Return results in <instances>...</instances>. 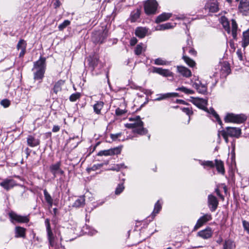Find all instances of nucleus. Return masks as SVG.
<instances>
[{"mask_svg": "<svg viewBox=\"0 0 249 249\" xmlns=\"http://www.w3.org/2000/svg\"><path fill=\"white\" fill-rule=\"evenodd\" d=\"M46 58L40 57L34 63L32 71L34 72V79L39 80L41 82L44 76L46 70Z\"/></svg>", "mask_w": 249, "mask_h": 249, "instance_id": "nucleus-1", "label": "nucleus"}, {"mask_svg": "<svg viewBox=\"0 0 249 249\" xmlns=\"http://www.w3.org/2000/svg\"><path fill=\"white\" fill-rule=\"evenodd\" d=\"M125 126L128 128H133V132L140 135H144L147 132V130L143 127V122L142 121L127 124Z\"/></svg>", "mask_w": 249, "mask_h": 249, "instance_id": "nucleus-2", "label": "nucleus"}, {"mask_svg": "<svg viewBox=\"0 0 249 249\" xmlns=\"http://www.w3.org/2000/svg\"><path fill=\"white\" fill-rule=\"evenodd\" d=\"M158 3L156 0H147L144 4L145 13L148 15H154L156 13Z\"/></svg>", "mask_w": 249, "mask_h": 249, "instance_id": "nucleus-3", "label": "nucleus"}, {"mask_svg": "<svg viewBox=\"0 0 249 249\" xmlns=\"http://www.w3.org/2000/svg\"><path fill=\"white\" fill-rule=\"evenodd\" d=\"M246 120V117L243 114H234L233 113H228L225 116L224 120L225 122H231L237 124L243 123Z\"/></svg>", "mask_w": 249, "mask_h": 249, "instance_id": "nucleus-4", "label": "nucleus"}, {"mask_svg": "<svg viewBox=\"0 0 249 249\" xmlns=\"http://www.w3.org/2000/svg\"><path fill=\"white\" fill-rule=\"evenodd\" d=\"M87 61L92 71L96 69L100 70L103 67V65L99 60V57L97 55L89 56L87 58Z\"/></svg>", "mask_w": 249, "mask_h": 249, "instance_id": "nucleus-5", "label": "nucleus"}, {"mask_svg": "<svg viewBox=\"0 0 249 249\" xmlns=\"http://www.w3.org/2000/svg\"><path fill=\"white\" fill-rule=\"evenodd\" d=\"M9 215L11 219V221L13 223H15L16 222L26 223L29 221L28 216H22L18 215L13 212H10L9 213Z\"/></svg>", "mask_w": 249, "mask_h": 249, "instance_id": "nucleus-6", "label": "nucleus"}, {"mask_svg": "<svg viewBox=\"0 0 249 249\" xmlns=\"http://www.w3.org/2000/svg\"><path fill=\"white\" fill-rule=\"evenodd\" d=\"M17 185L16 181L11 178H7L0 182V186L7 191L13 189Z\"/></svg>", "mask_w": 249, "mask_h": 249, "instance_id": "nucleus-7", "label": "nucleus"}, {"mask_svg": "<svg viewBox=\"0 0 249 249\" xmlns=\"http://www.w3.org/2000/svg\"><path fill=\"white\" fill-rule=\"evenodd\" d=\"M120 153L121 149L119 147H115L107 150H101L98 153L97 155L99 156H108L114 155H118Z\"/></svg>", "mask_w": 249, "mask_h": 249, "instance_id": "nucleus-8", "label": "nucleus"}, {"mask_svg": "<svg viewBox=\"0 0 249 249\" xmlns=\"http://www.w3.org/2000/svg\"><path fill=\"white\" fill-rule=\"evenodd\" d=\"M208 203L211 211L214 212L217 208L218 201L215 196L209 195L208 196Z\"/></svg>", "mask_w": 249, "mask_h": 249, "instance_id": "nucleus-9", "label": "nucleus"}, {"mask_svg": "<svg viewBox=\"0 0 249 249\" xmlns=\"http://www.w3.org/2000/svg\"><path fill=\"white\" fill-rule=\"evenodd\" d=\"M238 9L243 15H249V0H241Z\"/></svg>", "mask_w": 249, "mask_h": 249, "instance_id": "nucleus-10", "label": "nucleus"}, {"mask_svg": "<svg viewBox=\"0 0 249 249\" xmlns=\"http://www.w3.org/2000/svg\"><path fill=\"white\" fill-rule=\"evenodd\" d=\"M212 217L211 214L206 213L204 214L203 216L200 217L198 219L196 225L195 226L194 229L197 230V229L200 228L207 222L212 220Z\"/></svg>", "mask_w": 249, "mask_h": 249, "instance_id": "nucleus-11", "label": "nucleus"}, {"mask_svg": "<svg viewBox=\"0 0 249 249\" xmlns=\"http://www.w3.org/2000/svg\"><path fill=\"white\" fill-rule=\"evenodd\" d=\"M205 9L208 10L210 12L216 13L219 10L218 2L215 0L207 2L205 5Z\"/></svg>", "mask_w": 249, "mask_h": 249, "instance_id": "nucleus-12", "label": "nucleus"}, {"mask_svg": "<svg viewBox=\"0 0 249 249\" xmlns=\"http://www.w3.org/2000/svg\"><path fill=\"white\" fill-rule=\"evenodd\" d=\"M45 224L46 227L48 238L50 243V245L53 247V246L54 238L51 228L50 220L49 219H46L45 221Z\"/></svg>", "mask_w": 249, "mask_h": 249, "instance_id": "nucleus-13", "label": "nucleus"}, {"mask_svg": "<svg viewBox=\"0 0 249 249\" xmlns=\"http://www.w3.org/2000/svg\"><path fill=\"white\" fill-rule=\"evenodd\" d=\"M152 72L156 73L164 77L173 76V73L169 70L163 69L161 68L153 67Z\"/></svg>", "mask_w": 249, "mask_h": 249, "instance_id": "nucleus-14", "label": "nucleus"}, {"mask_svg": "<svg viewBox=\"0 0 249 249\" xmlns=\"http://www.w3.org/2000/svg\"><path fill=\"white\" fill-rule=\"evenodd\" d=\"M213 231L212 229L208 227L203 230H201L197 232V235L204 239H207L212 237Z\"/></svg>", "mask_w": 249, "mask_h": 249, "instance_id": "nucleus-15", "label": "nucleus"}, {"mask_svg": "<svg viewBox=\"0 0 249 249\" xmlns=\"http://www.w3.org/2000/svg\"><path fill=\"white\" fill-rule=\"evenodd\" d=\"M208 101L207 99L196 98H195L193 103L194 104L200 109L205 111L207 110L206 106L207 105Z\"/></svg>", "mask_w": 249, "mask_h": 249, "instance_id": "nucleus-16", "label": "nucleus"}, {"mask_svg": "<svg viewBox=\"0 0 249 249\" xmlns=\"http://www.w3.org/2000/svg\"><path fill=\"white\" fill-rule=\"evenodd\" d=\"M226 132L229 136L238 137L241 134V129L237 127H227Z\"/></svg>", "mask_w": 249, "mask_h": 249, "instance_id": "nucleus-17", "label": "nucleus"}, {"mask_svg": "<svg viewBox=\"0 0 249 249\" xmlns=\"http://www.w3.org/2000/svg\"><path fill=\"white\" fill-rule=\"evenodd\" d=\"M193 87L195 88L198 92L201 94H205L207 92V87L205 84H202L200 81L198 83H193Z\"/></svg>", "mask_w": 249, "mask_h": 249, "instance_id": "nucleus-18", "label": "nucleus"}, {"mask_svg": "<svg viewBox=\"0 0 249 249\" xmlns=\"http://www.w3.org/2000/svg\"><path fill=\"white\" fill-rule=\"evenodd\" d=\"M27 143L29 146L34 147L39 145L40 141L33 135H29L27 138Z\"/></svg>", "mask_w": 249, "mask_h": 249, "instance_id": "nucleus-19", "label": "nucleus"}, {"mask_svg": "<svg viewBox=\"0 0 249 249\" xmlns=\"http://www.w3.org/2000/svg\"><path fill=\"white\" fill-rule=\"evenodd\" d=\"M148 33V29L145 27H138L135 30V35L140 38H143Z\"/></svg>", "mask_w": 249, "mask_h": 249, "instance_id": "nucleus-20", "label": "nucleus"}, {"mask_svg": "<svg viewBox=\"0 0 249 249\" xmlns=\"http://www.w3.org/2000/svg\"><path fill=\"white\" fill-rule=\"evenodd\" d=\"M15 235L16 238H25L26 229L20 226H17L15 228Z\"/></svg>", "mask_w": 249, "mask_h": 249, "instance_id": "nucleus-21", "label": "nucleus"}, {"mask_svg": "<svg viewBox=\"0 0 249 249\" xmlns=\"http://www.w3.org/2000/svg\"><path fill=\"white\" fill-rule=\"evenodd\" d=\"M177 70L183 76L189 77L191 76V71L190 70L183 66H178Z\"/></svg>", "mask_w": 249, "mask_h": 249, "instance_id": "nucleus-22", "label": "nucleus"}, {"mask_svg": "<svg viewBox=\"0 0 249 249\" xmlns=\"http://www.w3.org/2000/svg\"><path fill=\"white\" fill-rule=\"evenodd\" d=\"M171 13H163L160 15L156 19V22L158 23L168 20L172 16Z\"/></svg>", "mask_w": 249, "mask_h": 249, "instance_id": "nucleus-23", "label": "nucleus"}, {"mask_svg": "<svg viewBox=\"0 0 249 249\" xmlns=\"http://www.w3.org/2000/svg\"><path fill=\"white\" fill-rule=\"evenodd\" d=\"M141 14V10L137 9L133 11L130 14L129 19L131 22H134L140 18Z\"/></svg>", "mask_w": 249, "mask_h": 249, "instance_id": "nucleus-24", "label": "nucleus"}, {"mask_svg": "<svg viewBox=\"0 0 249 249\" xmlns=\"http://www.w3.org/2000/svg\"><path fill=\"white\" fill-rule=\"evenodd\" d=\"M60 162H57V163L53 164L50 166V170L51 172L53 175L54 178H55L56 177V175L58 173V171L60 169Z\"/></svg>", "mask_w": 249, "mask_h": 249, "instance_id": "nucleus-25", "label": "nucleus"}, {"mask_svg": "<svg viewBox=\"0 0 249 249\" xmlns=\"http://www.w3.org/2000/svg\"><path fill=\"white\" fill-rule=\"evenodd\" d=\"M104 105V103L102 101H99L93 105V109L94 112L99 115L101 114V110L103 108Z\"/></svg>", "mask_w": 249, "mask_h": 249, "instance_id": "nucleus-26", "label": "nucleus"}, {"mask_svg": "<svg viewBox=\"0 0 249 249\" xmlns=\"http://www.w3.org/2000/svg\"><path fill=\"white\" fill-rule=\"evenodd\" d=\"M214 161V166H215L217 171L223 174L225 173V170L223 161L218 160H215Z\"/></svg>", "mask_w": 249, "mask_h": 249, "instance_id": "nucleus-27", "label": "nucleus"}, {"mask_svg": "<svg viewBox=\"0 0 249 249\" xmlns=\"http://www.w3.org/2000/svg\"><path fill=\"white\" fill-rule=\"evenodd\" d=\"M249 44V29L243 32L242 46L244 48Z\"/></svg>", "mask_w": 249, "mask_h": 249, "instance_id": "nucleus-28", "label": "nucleus"}, {"mask_svg": "<svg viewBox=\"0 0 249 249\" xmlns=\"http://www.w3.org/2000/svg\"><path fill=\"white\" fill-rule=\"evenodd\" d=\"M237 24L235 20L232 19L231 20V33L232 36L234 39H237Z\"/></svg>", "mask_w": 249, "mask_h": 249, "instance_id": "nucleus-29", "label": "nucleus"}, {"mask_svg": "<svg viewBox=\"0 0 249 249\" xmlns=\"http://www.w3.org/2000/svg\"><path fill=\"white\" fill-rule=\"evenodd\" d=\"M173 25L171 23H166L164 24H160L156 27V30L162 31L169 29L173 27Z\"/></svg>", "mask_w": 249, "mask_h": 249, "instance_id": "nucleus-30", "label": "nucleus"}, {"mask_svg": "<svg viewBox=\"0 0 249 249\" xmlns=\"http://www.w3.org/2000/svg\"><path fill=\"white\" fill-rule=\"evenodd\" d=\"M85 197L84 196H80L77 199H76L73 204V206L79 208L84 206L85 204Z\"/></svg>", "mask_w": 249, "mask_h": 249, "instance_id": "nucleus-31", "label": "nucleus"}, {"mask_svg": "<svg viewBox=\"0 0 249 249\" xmlns=\"http://www.w3.org/2000/svg\"><path fill=\"white\" fill-rule=\"evenodd\" d=\"M64 81L63 80H59L54 85L53 91L57 94L59 91L61 90V86L64 84Z\"/></svg>", "mask_w": 249, "mask_h": 249, "instance_id": "nucleus-32", "label": "nucleus"}, {"mask_svg": "<svg viewBox=\"0 0 249 249\" xmlns=\"http://www.w3.org/2000/svg\"><path fill=\"white\" fill-rule=\"evenodd\" d=\"M161 209V205L159 201H158L155 204L154 209L151 216L152 218H154L157 213H158Z\"/></svg>", "mask_w": 249, "mask_h": 249, "instance_id": "nucleus-33", "label": "nucleus"}, {"mask_svg": "<svg viewBox=\"0 0 249 249\" xmlns=\"http://www.w3.org/2000/svg\"><path fill=\"white\" fill-rule=\"evenodd\" d=\"M43 193L45 197V199L48 204L52 206L53 205V199L51 195L48 193L46 189L44 190Z\"/></svg>", "mask_w": 249, "mask_h": 249, "instance_id": "nucleus-34", "label": "nucleus"}, {"mask_svg": "<svg viewBox=\"0 0 249 249\" xmlns=\"http://www.w3.org/2000/svg\"><path fill=\"white\" fill-rule=\"evenodd\" d=\"M144 45L142 43L138 44L134 50L135 54L139 55L142 53L143 51H145Z\"/></svg>", "mask_w": 249, "mask_h": 249, "instance_id": "nucleus-35", "label": "nucleus"}, {"mask_svg": "<svg viewBox=\"0 0 249 249\" xmlns=\"http://www.w3.org/2000/svg\"><path fill=\"white\" fill-rule=\"evenodd\" d=\"M209 112V113H211L213 115V116L215 118L216 120L217 121L218 123L222 125V123L221 121L219 115L216 113V112L215 111V110L213 108H211L210 109V111H208V109L206 111Z\"/></svg>", "mask_w": 249, "mask_h": 249, "instance_id": "nucleus-36", "label": "nucleus"}, {"mask_svg": "<svg viewBox=\"0 0 249 249\" xmlns=\"http://www.w3.org/2000/svg\"><path fill=\"white\" fill-rule=\"evenodd\" d=\"M182 58L185 63L190 67H193L195 66L196 63L192 59L190 58L189 57L185 55H183L182 56Z\"/></svg>", "mask_w": 249, "mask_h": 249, "instance_id": "nucleus-37", "label": "nucleus"}, {"mask_svg": "<svg viewBox=\"0 0 249 249\" xmlns=\"http://www.w3.org/2000/svg\"><path fill=\"white\" fill-rule=\"evenodd\" d=\"M154 63L157 65H167L169 64V62L160 57L155 59Z\"/></svg>", "mask_w": 249, "mask_h": 249, "instance_id": "nucleus-38", "label": "nucleus"}, {"mask_svg": "<svg viewBox=\"0 0 249 249\" xmlns=\"http://www.w3.org/2000/svg\"><path fill=\"white\" fill-rule=\"evenodd\" d=\"M176 90L181 91L187 94H193L195 93V91L193 90L187 89L183 86L177 88Z\"/></svg>", "mask_w": 249, "mask_h": 249, "instance_id": "nucleus-39", "label": "nucleus"}, {"mask_svg": "<svg viewBox=\"0 0 249 249\" xmlns=\"http://www.w3.org/2000/svg\"><path fill=\"white\" fill-rule=\"evenodd\" d=\"M83 231L87 234L93 235L95 234L97 231L93 229H90L89 226L86 225L84 227H83Z\"/></svg>", "mask_w": 249, "mask_h": 249, "instance_id": "nucleus-40", "label": "nucleus"}, {"mask_svg": "<svg viewBox=\"0 0 249 249\" xmlns=\"http://www.w3.org/2000/svg\"><path fill=\"white\" fill-rule=\"evenodd\" d=\"M234 246L233 244L232 241L228 240H226L223 245V249H233Z\"/></svg>", "mask_w": 249, "mask_h": 249, "instance_id": "nucleus-41", "label": "nucleus"}, {"mask_svg": "<svg viewBox=\"0 0 249 249\" xmlns=\"http://www.w3.org/2000/svg\"><path fill=\"white\" fill-rule=\"evenodd\" d=\"M26 42L23 39H20L17 44V48L18 50L26 49Z\"/></svg>", "mask_w": 249, "mask_h": 249, "instance_id": "nucleus-42", "label": "nucleus"}, {"mask_svg": "<svg viewBox=\"0 0 249 249\" xmlns=\"http://www.w3.org/2000/svg\"><path fill=\"white\" fill-rule=\"evenodd\" d=\"M125 168H126V166L124 165V163H120L114 165L109 170L118 172L121 169Z\"/></svg>", "mask_w": 249, "mask_h": 249, "instance_id": "nucleus-43", "label": "nucleus"}, {"mask_svg": "<svg viewBox=\"0 0 249 249\" xmlns=\"http://www.w3.org/2000/svg\"><path fill=\"white\" fill-rule=\"evenodd\" d=\"M81 96V94L79 92H76L72 94L69 98L70 101L71 102H75L77 99H79Z\"/></svg>", "mask_w": 249, "mask_h": 249, "instance_id": "nucleus-44", "label": "nucleus"}, {"mask_svg": "<svg viewBox=\"0 0 249 249\" xmlns=\"http://www.w3.org/2000/svg\"><path fill=\"white\" fill-rule=\"evenodd\" d=\"M71 23V22L69 20H65L64 21L63 23L60 24L58 27V28L60 31L63 30L67 26L69 25Z\"/></svg>", "mask_w": 249, "mask_h": 249, "instance_id": "nucleus-45", "label": "nucleus"}, {"mask_svg": "<svg viewBox=\"0 0 249 249\" xmlns=\"http://www.w3.org/2000/svg\"><path fill=\"white\" fill-rule=\"evenodd\" d=\"M201 164L204 166V167H209L210 168H213L214 167V163L213 161H204L201 162Z\"/></svg>", "mask_w": 249, "mask_h": 249, "instance_id": "nucleus-46", "label": "nucleus"}, {"mask_svg": "<svg viewBox=\"0 0 249 249\" xmlns=\"http://www.w3.org/2000/svg\"><path fill=\"white\" fill-rule=\"evenodd\" d=\"M124 188L123 183L119 184L115 190V194L117 195L120 194L124 191Z\"/></svg>", "mask_w": 249, "mask_h": 249, "instance_id": "nucleus-47", "label": "nucleus"}, {"mask_svg": "<svg viewBox=\"0 0 249 249\" xmlns=\"http://www.w3.org/2000/svg\"><path fill=\"white\" fill-rule=\"evenodd\" d=\"M222 24L223 25V27L225 29V30L227 31L228 33H230V25L227 19H225L223 20Z\"/></svg>", "mask_w": 249, "mask_h": 249, "instance_id": "nucleus-48", "label": "nucleus"}, {"mask_svg": "<svg viewBox=\"0 0 249 249\" xmlns=\"http://www.w3.org/2000/svg\"><path fill=\"white\" fill-rule=\"evenodd\" d=\"M221 135L223 138L224 139L225 142L228 143V134L227 133L226 131L224 130H222L220 131H219L218 132V137H220V135Z\"/></svg>", "mask_w": 249, "mask_h": 249, "instance_id": "nucleus-49", "label": "nucleus"}, {"mask_svg": "<svg viewBox=\"0 0 249 249\" xmlns=\"http://www.w3.org/2000/svg\"><path fill=\"white\" fill-rule=\"evenodd\" d=\"M170 93L164 94H159V97L155 99V101H160L167 98L170 97Z\"/></svg>", "mask_w": 249, "mask_h": 249, "instance_id": "nucleus-50", "label": "nucleus"}, {"mask_svg": "<svg viewBox=\"0 0 249 249\" xmlns=\"http://www.w3.org/2000/svg\"><path fill=\"white\" fill-rule=\"evenodd\" d=\"M126 112V110L125 109H122L119 107L116 109L115 110V114L117 116H122L125 114Z\"/></svg>", "mask_w": 249, "mask_h": 249, "instance_id": "nucleus-51", "label": "nucleus"}, {"mask_svg": "<svg viewBox=\"0 0 249 249\" xmlns=\"http://www.w3.org/2000/svg\"><path fill=\"white\" fill-rule=\"evenodd\" d=\"M0 104L4 107H7L10 106V102L8 99H4L0 102Z\"/></svg>", "mask_w": 249, "mask_h": 249, "instance_id": "nucleus-52", "label": "nucleus"}, {"mask_svg": "<svg viewBox=\"0 0 249 249\" xmlns=\"http://www.w3.org/2000/svg\"><path fill=\"white\" fill-rule=\"evenodd\" d=\"M182 111L185 113L187 115L190 116L192 114V111L188 107H182L180 108Z\"/></svg>", "mask_w": 249, "mask_h": 249, "instance_id": "nucleus-53", "label": "nucleus"}, {"mask_svg": "<svg viewBox=\"0 0 249 249\" xmlns=\"http://www.w3.org/2000/svg\"><path fill=\"white\" fill-rule=\"evenodd\" d=\"M103 165V163H101V164H95V165H93L91 167V168L90 169V170H92V171H95V170H96L97 169H99L100 168H101V167H102Z\"/></svg>", "mask_w": 249, "mask_h": 249, "instance_id": "nucleus-54", "label": "nucleus"}, {"mask_svg": "<svg viewBox=\"0 0 249 249\" xmlns=\"http://www.w3.org/2000/svg\"><path fill=\"white\" fill-rule=\"evenodd\" d=\"M121 135V133H116V134H111L110 135V137L112 139L113 141H116L120 136Z\"/></svg>", "mask_w": 249, "mask_h": 249, "instance_id": "nucleus-55", "label": "nucleus"}, {"mask_svg": "<svg viewBox=\"0 0 249 249\" xmlns=\"http://www.w3.org/2000/svg\"><path fill=\"white\" fill-rule=\"evenodd\" d=\"M243 226L244 228V229L248 231V232L249 231V223L246 221L245 220H244L243 221Z\"/></svg>", "mask_w": 249, "mask_h": 249, "instance_id": "nucleus-56", "label": "nucleus"}, {"mask_svg": "<svg viewBox=\"0 0 249 249\" xmlns=\"http://www.w3.org/2000/svg\"><path fill=\"white\" fill-rule=\"evenodd\" d=\"M236 54L237 55L238 58L240 60H243V56H242V53L241 51L240 50H238L236 52Z\"/></svg>", "mask_w": 249, "mask_h": 249, "instance_id": "nucleus-57", "label": "nucleus"}, {"mask_svg": "<svg viewBox=\"0 0 249 249\" xmlns=\"http://www.w3.org/2000/svg\"><path fill=\"white\" fill-rule=\"evenodd\" d=\"M137 41H138V40L136 38L133 37L130 40V45L131 46H134L137 43Z\"/></svg>", "mask_w": 249, "mask_h": 249, "instance_id": "nucleus-58", "label": "nucleus"}, {"mask_svg": "<svg viewBox=\"0 0 249 249\" xmlns=\"http://www.w3.org/2000/svg\"><path fill=\"white\" fill-rule=\"evenodd\" d=\"M189 53L190 54L193 55H196V52L194 50V49L192 48H189Z\"/></svg>", "mask_w": 249, "mask_h": 249, "instance_id": "nucleus-59", "label": "nucleus"}, {"mask_svg": "<svg viewBox=\"0 0 249 249\" xmlns=\"http://www.w3.org/2000/svg\"><path fill=\"white\" fill-rule=\"evenodd\" d=\"M60 130V126L59 125H54L52 129L53 132H57Z\"/></svg>", "mask_w": 249, "mask_h": 249, "instance_id": "nucleus-60", "label": "nucleus"}, {"mask_svg": "<svg viewBox=\"0 0 249 249\" xmlns=\"http://www.w3.org/2000/svg\"><path fill=\"white\" fill-rule=\"evenodd\" d=\"M130 121H135L136 122H139L140 121H142L141 120V118L139 116H136L135 118H130Z\"/></svg>", "mask_w": 249, "mask_h": 249, "instance_id": "nucleus-61", "label": "nucleus"}, {"mask_svg": "<svg viewBox=\"0 0 249 249\" xmlns=\"http://www.w3.org/2000/svg\"><path fill=\"white\" fill-rule=\"evenodd\" d=\"M215 192L218 196H219L221 198L224 199L223 196L220 194V191L218 188L215 189Z\"/></svg>", "mask_w": 249, "mask_h": 249, "instance_id": "nucleus-62", "label": "nucleus"}, {"mask_svg": "<svg viewBox=\"0 0 249 249\" xmlns=\"http://www.w3.org/2000/svg\"><path fill=\"white\" fill-rule=\"evenodd\" d=\"M20 50H21V51L19 53V56L20 57H23L24 56V55L25 54V52H26V49H22Z\"/></svg>", "mask_w": 249, "mask_h": 249, "instance_id": "nucleus-63", "label": "nucleus"}, {"mask_svg": "<svg viewBox=\"0 0 249 249\" xmlns=\"http://www.w3.org/2000/svg\"><path fill=\"white\" fill-rule=\"evenodd\" d=\"M187 47L191 48L193 45V42L192 40H190L189 39L187 40Z\"/></svg>", "mask_w": 249, "mask_h": 249, "instance_id": "nucleus-64", "label": "nucleus"}]
</instances>
